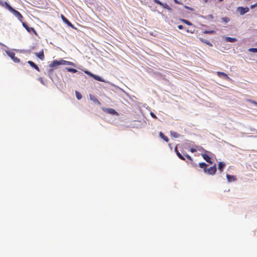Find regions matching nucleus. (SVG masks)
<instances>
[{
  "instance_id": "f257e3e1",
  "label": "nucleus",
  "mask_w": 257,
  "mask_h": 257,
  "mask_svg": "<svg viewBox=\"0 0 257 257\" xmlns=\"http://www.w3.org/2000/svg\"><path fill=\"white\" fill-rule=\"evenodd\" d=\"M10 10H9L11 13H12L20 22H22L23 17L20 13L19 12L15 10L12 7H10Z\"/></svg>"
},
{
  "instance_id": "f03ea898",
  "label": "nucleus",
  "mask_w": 257,
  "mask_h": 257,
  "mask_svg": "<svg viewBox=\"0 0 257 257\" xmlns=\"http://www.w3.org/2000/svg\"><path fill=\"white\" fill-rule=\"evenodd\" d=\"M6 52L8 55L12 58L13 61L15 63H18L20 62V59L15 56V53L11 50H6Z\"/></svg>"
},
{
  "instance_id": "7ed1b4c3",
  "label": "nucleus",
  "mask_w": 257,
  "mask_h": 257,
  "mask_svg": "<svg viewBox=\"0 0 257 257\" xmlns=\"http://www.w3.org/2000/svg\"><path fill=\"white\" fill-rule=\"evenodd\" d=\"M216 172V165L214 164L213 166L210 167L208 169L204 170V173L209 175H214Z\"/></svg>"
},
{
  "instance_id": "20e7f679",
  "label": "nucleus",
  "mask_w": 257,
  "mask_h": 257,
  "mask_svg": "<svg viewBox=\"0 0 257 257\" xmlns=\"http://www.w3.org/2000/svg\"><path fill=\"white\" fill-rule=\"evenodd\" d=\"M102 109L103 111L106 112L107 113L110 114L111 115H118L119 114L117 112H116L114 109L111 108H102Z\"/></svg>"
},
{
  "instance_id": "39448f33",
  "label": "nucleus",
  "mask_w": 257,
  "mask_h": 257,
  "mask_svg": "<svg viewBox=\"0 0 257 257\" xmlns=\"http://www.w3.org/2000/svg\"><path fill=\"white\" fill-rule=\"evenodd\" d=\"M249 9L247 7L243 8L242 7H239L237 9V11L239 12L240 15H243L245 13L249 12Z\"/></svg>"
},
{
  "instance_id": "423d86ee",
  "label": "nucleus",
  "mask_w": 257,
  "mask_h": 257,
  "mask_svg": "<svg viewBox=\"0 0 257 257\" xmlns=\"http://www.w3.org/2000/svg\"><path fill=\"white\" fill-rule=\"evenodd\" d=\"M22 25H23V27L27 30V31L28 32L31 33L33 32V33H35V35H37L36 32L35 31V30H34V29L33 28L29 27L28 25L26 23H24L23 22H22Z\"/></svg>"
},
{
  "instance_id": "0eeeda50",
  "label": "nucleus",
  "mask_w": 257,
  "mask_h": 257,
  "mask_svg": "<svg viewBox=\"0 0 257 257\" xmlns=\"http://www.w3.org/2000/svg\"><path fill=\"white\" fill-rule=\"evenodd\" d=\"M61 19L64 23L66 24L68 26H69L72 28H75L74 26L63 15H61Z\"/></svg>"
},
{
  "instance_id": "6e6552de",
  "label": "nucleus",
  "mask_w": 257,
  "mask_h": 257,
  "mask_svg": "<svg viewBox=\"0 0 257 257\" xmlns=\"http://www.w3.org/2000/svg\"><path fill=\"white\" fill-rule=\"evenodd\" d=\"M85 73L91 77H93L95 80L101 81V82H104V80L99 76L95 75L94 74H92L89 71H85Z\"/></svg>"
},
{
  "instance_id": "1a4fd4ad",
  "label": "nucleus",
  "mask_w": 257,
  "mask_h": 257,
  "mask_svg": "<svg viewBox=\"0 0 257 257\" xmlns=\"http://www.w3.org/2000/svg\"><path fill=\"white\" fill-rule=\"evenodd\" d=\"M201 156L207 163L212 164L211 158L207 154H202Z\"/></svg>"
},
{
  "instance_id": "9d476101",
  "label": "nucleus",
  "mask_w": 257,
  "mask_h": 257,
  "mask_svg": "<svg viewBox=\"0 0 257 257\" xmlns=\"http://www.w3.org/2000/svg\"><path fill=\"white\" fill-rule=\"evenodd\" d=\"M0 5L3 7H5L8 10H10V7H11L6 1L4 0H0Z\"/></svg>"
},
{
  "instance_id": "9b49d317",
  "label": "nucleus",
  "mask_w": 257,
  "mask_h": 257,
  "mask_svg": "<svg viewBox=\"0 0 257 257\" xmlns=\"http://www.w3.org/2000/svg\"><path fill=\"white\" fill-rule=\"evenodd\" d=\"M216 74H217L218 76H219L220 77H222V78H223L225 79H229V78L228 76V75L226 73H225L224 72H220V71H217L216 72Z\"/></svg>"
},
{
  "instance_id": "f8f14e48",
  "label": "nucleus",
  "mask_w": 257,
  "mask_h": 257,
  "mask_svg": "<svg viewBox=\"0 0 257 257\" xmlns=\"http://www.w3.org/2000/svg\"><path fill=\"white\" fill-rule=\"evenodd\" d=\"M89 97L90 100L93 101L95 103H97L98 105H100V102L94 95L90 94Z\"/></svg>"
},
{
  "instance_id": "ddd939ff",
  "label": "nucleus",
  "mask_w": 257,
  "mask_h": 257,
  "mask_svg": "<svg viewBox=\"0 0 257 257\" xmlns=\"http://www.w3.org/2000/svg\"><path fill=\"white\" fill-rule=\"evenodd\" d=\"M225 40L227 42L233 43L237 41V39L235 38H231L230 37H225Z\"/></svg>"
},
{
  "instance_id": "4468645a",
  "label": "nucleus",
  "mask_w": 257,
  "mask_h": 257,
  "mask_svg": "<svg viewBox=\"0 0 257 257\" xmlns=\"http://www.w3.org/2000/svg\"><path fill=\"white\" fill-rule=\"evenodd\" d=\"M59 65H60L59 61L54 60L51 62V64H50L49 66L50 67H55Z\"/></svg>"
},
{
  "instance_id": "2eb2a0df",
  "label": "nucleus",
  "mask_w": 257,
  "mask_h": 257,
  "mask_svg": "<svg viewBox=\"0 0 257 257\" xmlns=\"http://www.w3.org/2000/svg\"><path fill=\"white\" fill-rule=\"evenodd\" d=\"M28 63L31 66L33 67L34 69H35L38 71H40L39 68L38 67L37 65H36L33 61H28Z\"/></svg>"
},
{
  "instance_id": "dca6fc26",
  "label": "nucleus",
  "mask_w": 257,
  "mask_h": 257,
  "mask_svg": "<svg viewBox=\"0 0 257 257\" xmlns=\"http://www.w3.org/2000/svg\"><path fill=\"white\" fill-rule=\"evenodd\" d=\"M226 178L228 182L234 181L236 180L235 176L230 175L229 174L226 175Z\"/></svg>"
},
{
  "instance_id": "f3484780",
  "label": "nucleus",
  "mask_w": 257,
  "mask_h": 257,
  "mask_svg": "<svg viewBox=\"0 0 257 257\" xmlns=\"http://www.w3.org/2000/svg\"><path fill=\"white\" fill-rule=\"evenodd\" d=\"M159 136L163 139L166 142H169V139L167 137H166V136H165L164 135V134L163 133H162L161 132H160L159 133Z\"/></svg>"
},
{
  "instance_id": "a211bd4d",
  "label": "nucleus",
  "mask_w": 257,
  "mask_h": 257,
  "mask_svg": "<svg viewBox=\"0 0 257 257\" xmlns=\"http://www.w3.org/2000/svg\"><path fill=\"white\" fill-rule=\"evenodd\" d=\"M225 164L223 162H219L218 164V169L219 170L220 172L223 171V169L225 166Z\"/></svg>"
},
{
  "instance_id": "6ab92c4d",
  "label": "nucleus",
  "mask_w": 257,
  "mask_h": 257,
  "mask_svg": "<svg viewBox=\"0 0 257 257\" xmlns=\"http://www.w3.org/2000/svg\"><path fill=\"white\" fill-rule=\"evenodd\" d=\"M199 166L201 168H202L203 169V171H204V170H205V169L207 168L208 165L204 162H202L199 163Z\"/></svg>"
},
{
  "instance_id": "aec40b11",
  "label": "nucleus",
  "mask_w": 257,
  "mask_h": 257,
  "mask_svg": "<svg viewBox=\"0 0 257 257\" xmlns=\"http://www.w3.org/2000/svg\"><path fill=\"white\" fill-rule=\"evenodd\" d=\"M37 56L41 60H43L44 58V52H43V51H41L40 52H39V53L37 54Z\"/></svg>"
},
{
  "instance_id": "412c9836",
  "label": "nucleus",
  "mask_w": 257,
  "mask_h": 257,
  "mask_svg": "<svg viewBox=\"0 0 257 257\" xmlns=\"http://www.w3.org/2000/svg\"><path fill=\"white\" fill-rule=\"evenodd\" d=\"M162 7L163 8L166 9L169 11L172 10L171 8L169 5H168L167 4H163V5L162 6Z\"/></svg>"
},
{
  "instance_id": "4be33fe9",
  "label": "nucleus",
  "mask_w": 257,
  "mask_h": 257,
  "mask_svg": "<svg viewBox=\"0 0 257 257\" xmlns=\"http://www.w3.org/2000/svg\"><path fill=\"white\" fill-rule=\"evenodd\" d=\"M184 156L187 159V160L186 161L187 163H189L190 161H192V159L190 156L187 154H184Z\"/></svg>"
},
{
  "instance_id": "5701e85b",
  "label": "nucleus",
  "mask_w": 257,
  "mask_h": 257,
  "mask_svg": "<svg viewBox=\"0 0 257 257\" xmlns=\"http://www.w3.org/2000/svg\"><path fill=\"white\" fill-rule=\"evenodd\" d=\"M177 155L181 160L185 161L184 157L180 152H177Z\"/></svg>"
},
{
  "instance_id": "b1692460",
  "label": "nucleus",
  "mask_w": 257,
  "mask_h": 257,
  "mask_svg": "<svg viewBox=\"0 0 257 257\" xmlns=\"http://www.w3.org/2000/svg\"><path fill=\"white\" fill-rule=\"evenodd\" d=\"M75 94H76V98L78 99V100H80L82 98V95L79 92H78L77 91H75Z\"/></svg>"
},
{
  "instance_id": "393cba45",
  "label": "nucleus",
  "mask_w": 257,
  "mask_h": 257,
  "mask_svg": "<svg viewBox=\"0 0 257 257\" xmlns=\"http://www.w3.org/2000/svg\"><path fill=\"white\" fill-rule=\"evenodd\" d=\"M171 134L173 137L175 138H177L179 136V135L177 133L175 132H171Z\"/></svg>"
},
{
  "instance_id": "a878e982",
  "label": "nucleus",
  "mask_w": 257,
  "mask_h": 257,
  "mask_svg": "<svg viewBox=\"0 0 257 257\" xmlns=\"http://www.w3.org/2000/svg\"><path fill=\"white\" fill-rule=\"evenodd\" d=\"M59 63H60V65L68 64H69V62L68 61L63 60H61L59 61Z\"/></svg>"
},
{
  "instance_id": "bb28decb",
  "label": "nucleus",
  "mask_w": 257,
  "mask_h": 257,
  "mask_svg": "<svg viewBox=\"0 0 257 257\" xmlns=\"http://www.w3.org/2000/svg\"><path fill=\"white\" fill-rule=\"evenodd\" d=\"M66 69L69 72H71L72 73H76L78 71L76 69L74 68H67Z\"/></svg>"
},
{
  "instance_id": "cd10ccee",
  "label": "nucleus",
  "mask_w": 257,
  "mask_h": 257,
  "mask_svg": "<svg viewBox=\"0 0 257 257\" xmlns=\"http://www.w3.org/2000/svg\"><path fill=\"white\" fill-rule=\"evenodd\" d=\"M221 20L222 22H224L225 23H227L230 21L229 19L227 17L222 18Z\"/></svg>"
},
{
  "instance_id": "c85d7f7f",
  "label": "nucleus",
  "mask_w": 257,
  "mask_h": 257,
  "mask_svg": "<svg viewBox=\"0 0 257 257\" xmlns=\"http://www.w3.org/2000/svg\"><path fill=\"white\" fill-rule=\"evenodd\" d=\"M182 21L183 22H184L185 24H187L188 25L190 26V25H192V24L190 22H189V21H188L187 20L182 19Z\"/></svg>"
},
{
  "instance_id": "c756f323",
  "label": "nucleus",
  "mask_w": 257,
  "mask_h": 257,
  "mask_svg": "<svg viewBox=\"0 0 257 257\" xmlns=\"http://www.w3.org/2000/svg\"><path fill=\"white\" fill-rule=\"evenodd\" d=\"M189 163L192 167L194 168H196L197 166V164L196 163L194 162L193 160H192V161H190Z\"/></svg>"
},
{
  "instance_id": "7c9ffc66",
  "label": "nucleus",
  "mask_w": 257,
  "mask_h": 257,
  "mask_svg": "<svg viewBox=\"0 0 257 257\" xmlns=\"http://www.w3.org/2000/svg\"><path fill=\"white\" fill-rule=\"evenodd\" d=\"M202 41L206 44H207V45H208L210 47H212V44L210 43V42H209L208 40H202Z\"/></svg>"
},
{
  "instance_id": "2f4dec72",
  "label": "nucleus",
  "mask_w": 257,
  "mask_h": 257,
  "mask_svg": "<svg viewBox=\"0 0 257 257\" xmlns=\"http://www.w3.org/2000/svg\"><path fill=\"white\" fill-rule=\"evenodd\" d=\"M154 2L158 5H159L160 6H162L163 5V4L161 1H160L159 0H154Z\"/></svg>"
},
{
  "instance_id": "473e14b6",
  "label": "nucleus",
  "mask_w": 257,
  "mask_h": 257,
  "mask_svg": "<svg viewBox=\"0 0 257 257\" xmlns=\"http://www.w3.org/2000/svg\"><path fill=\"white\" fill-rule=\"evenodd\" d=\"M214 32V31H212V30H211V31H207L206 30L204 32V33L205 34H213Z\"/></svg>"
},
{
  "instance_id": "72a5a7b5",
  "label": "nucleus",
  "mask_w": 257,
  "mask_h": 257,
  "mask_svg": "<svg viewBox=\"0 0 257 257\" xmlns=\"http://www.w3.org/2000/svg\"><path fill=\"white\" fill-rule=\"evenodd\" d=\"M256 7H257V2L255 4H254V5H251L250 6V9H253L255 8Z\"/></svg>"
},
{
  "instance_id": "f704fd0d",
  "label": "nucleus",
  "mask_w": 257,
  "mask_h": 257,
  "mask_svg": "<svg viewBox=\"0 0 257 257\" xmlns=\"http://www.w3.org/2000/svg\"><path fill=\"white\" fill-rule=\"evenodd\" d=\"M151 115L152 116V117L154 118H157V116L153 112H151L150 113Z\"/></svg>"
},
{
  "instance_id": "c9c22d12",
  "label": "nucleus",
  "mask_w": 257,
  "mask_h": 257,
  "mask_svg": "<svg viewBox=\"0 0 257 257\" xmlns=\"http://www.w3.org/2000/svg\"><path fill=\"white\" fill-rule=\"evenodd\" d=\"M190 152H191L192 153H194V152H195L197 151L196 149H194V148H191L190 149Z\"/></svg>"
},
{
  "instance_id": "e433bc0d",
  "label": "nucleus",
  "mask_w": 257,
  "mask_h": 257,
  "mask_svg": "<svg viewBox=\"0 0 257 257\" xmlns=\"http://www.w3.org/2000/svg\"><path fill=\"white\" fill-rule=\"evenodd\" d=\"M249 51H251L254 53H257V49H248Z\"/></svg>"
},
{
  "instance_id": "4c0bfd02",
  "label": "nucleus",
  "mask_w": 257,
  "mask_h": 257,
  "mask_svg": "<svg viewBox=\"0 0 257 257\" xmlns=\"http://www.w3.org/2000/svg\"><path fill=\"white\" fill-rule=\"evenodd\" d=\"M185 8L186 9H188V10H189L190 11H193V9L190 8V7H189L188 6H185Z\"/></svg>"
},
{
  "instance_id": "58836bf2",
  "label": "nucleus",
  "mask_w": 257,
  "mask_h": 257,
  "mask_svg": "<svg viewBox=\"0 0 257 257\" xmlns=\"http://www.w3.org/2000/svg\"><path fill=\"white\" fill-rule=\"evenodd\" d=\"M178 28L180 30H182L183 29V26L182 25L178 26Z\"/></svg>"
},
{
  "instance_id": "ea45409f",
  "label": "nucleus",
  "mask_w": 257,
  "mask_h": 257,
  "mask_svg": "<svg viewBox=\"0 0 257 257\" xmlns=\"http://www.w3.org/2000/svg\"><path fill=\"white\" fill-rule=\"evenodd\" d=\"M175 152H176V154H177V152H179L178 151V150H177V147H175Z\"/></svg>"
},
{
  "instance_id": "a19ab883",
  "label": "nucleus",
  "mask_w": 257,
  "mask_h": 257,
  "mask_svg": "<svg viewBox=\"0 0 257 257\" xmlns=\"http://www.w3.org/2000/svg\"><path fill=\"white\" fill-rule=\"evenodd\" d=\"M174 2H175L176 4H180V3L178 0H174Z\"/></svg>"
},
{
  "instance_id": "79ce46f5",
  "label": "nucleus",
  "mask_w": 257,
  "mask_h": 257,
  "mask_svg": "<svg viewBox=\"0 0 257 257\" xmlns=\"http://www.w3.org/2000/svg\"><path fill=\"white\" fill-rule=\"evenodd\" d=\"M204 3H207L208 2V0H203Z\"/></svg>"
},
{
  "instance_id": "37998d69",
  "label": "nucleus",
  "mask_w": 257,
  "mask_h": 257,
  "mask_svg": "<svg viewBox=\"0 0 257 257\" xmlns=\"http://www.w3.org/2000/svg\"><path fill=\"white\" fill-rule=\"evenodd\" d=\"M250 101L252 103H255L256 104H257V103H256L254 101Z\"/></svg>"
},
{
  "instance_id": "c03bdc74",
  "label": "nucleus",
  "mask_w": 257,
  "mask_h": 257,
  "mask_svg": "<svg viewBox=\"0 0 257 257\" xmlns=\"http://www.w3.org/2000/svg\"><path fill=\"white\" fill-rule=\"evenodd\" d=\"M2 46H4V47H6L5 45H4V44H1Z\"/></svg>"
},
{
  "instance_id": "a18cd8bd",
  "label": "nucleus",
  "mask_w": 257,
  "mask_h": 257,
  "mask_svg": "<svg viewBox=\"0 0 257 257\" xmlns=\"http://www.w3.org/2000/svg\"><path fill=\"white\" fill-rule=\"evenodd\" d=\"M209 16L210 17V18H213L212 15H210Z\"/></svg>"
},
{
  "instance_id": "49530a36",
  "label": "nucleus",
  "mask_w": 257,
  "mask_h": 257,
  "mask_svg": "<svg viewBox=\"0 0 257 257\" xmlns=\"http://www.w3.org/2000/svg\"><path fill=\"white\" fill-rule=\"evenodd\" d=\"M219 2H222L223 0H218Z\"/></svg>"
}]
</instances>
